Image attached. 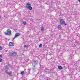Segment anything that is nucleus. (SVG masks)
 Returning <instances> with one entry per match:
<instances>
[{
	"label": "nucleus",
	"mask_w": 80,
	"mask_h": 80,
	"mask_svg": "<svg viewBox=\"0 0 80 80\" xmlns=\"http://www.w3.org/2000/svg\"><path fill=\"white\" fill-rule=\"evenodd\" d=\"M24 73V71H22L21 72V75H23Z\"/></svg>",
	"instance_id": "obj_16"
},
{
	"label": "nucleus",
	"mask_w": 80,
	"mask_h": 80,
	"mask_svg": "<svg viewBox=\"0 0 80 80\" xmlns=\"http://www.w3.org/2000/svg\"><path fill=\"white\" fill-rule=\"evenodd\" d=\"M75 16L77 15V13H75L74 14H73Z\"/></svg>",
	"instance_id": "obj_23"
},
{
	"label": "nucleus",
	"mask_w": 80,
	"mask_h": 80,
	"mask_svg": "<svg viewBox=\"0 0 80 80\" xmlns=\"http://www.w3.org/2000/svg\"><path fill=\"white\" fill-rule=\"evenodd\" d=\"M74 62L75 63H77V64H78L79 63V62L77 61H74Z\"/></svg>",
	"instance_id": "obj_17"
},
{
	"label": "nucleus",
	"mask_w": 80,
	"mask_h": 80,
	"mask_svg": "<svg viewBox=\"0 0 80 80\" xmlns=\"http://www.w3.org/2000/svg\"><path fill=\"white\" fill-rule=\"evenodd\" d=\"M17 54V53L16 52H12L11 54V56H15Z\"/></svg>",
	"instance_id": "obj_6"
},
{
	"label": "nucleus",
	"mask_w": 80,
	"mask_h": 80,
	"mask_svg": "<svg viewBox=\"0 0 80 80\" xmlns=\"http://www.w3.org/2000/svg\"><path fill=\"white\" fill-rule=\"evenodd\" d=\"M42 47V44H40L39 45V48H40V47Z\"/></svg>",
	"instance_id": "obj_15"
},
{
	"label": "nucleus",
	"mask_w": 80,
	"mask_h": 80,
	"mask_svg": "<svg viewBox=\"0 0 80 80\" xmlns=\"http://www.w3.org/2000/svg\"><path fill=\"white\" fill-rule=\"evenodd\" d=\"M36 66H35V65H33V67H32V70H36Z\"/></svg>",
	"instance_id": "obj_8"
},
{
	"label": "nucleus",
	"mask_w": 80,
	"mask_h": 80,
	"mask_svg": "<svg viewBox=\"0 0 80 80\" xmlns=\"http://www.w3.org/2000/svg\"><path fill=\"white\" fill-rule=\"evenodd\" d=\"M8 67H10V65L8 64Z\"/></svg>",
	"instance_id": "obj_26"
},
{
	"label": "nucleus",
	"mask_w": 80,
	"mask_h": 80,
	"mask_svg": "<svg viewBox=\"0 0 80 80\" xmlns=\"http://www.w3.org/2000/svg\"><path fill=\"white\" fill-rule=\"evenodd\" d=\"M44 29V27H41V31H43V30Z\"/></svg>",
	"instance_id": "obj_13"
},
{
	"label": "nucleus",
	"mask_w": 80,
	"mask_h": 80,
	"mask_svg": "<svg viewBox=\"0 0 80 80\" xmlns=\"http://www.w3.org/2000/svg\"><path fill=\"white\" fill-rule=\"evenodd\" d=\"M5 70H8V67L7 66H6L5 67Z\"/></svg>",
	"instance_id": "obj_12"
},
{
	"label": "nucleus",
	"mask_w": 80,
	"mask_h": 80,
	"mask_svg": "<svg viewBox=\"0 0 80 80\" xmlns=\"http://www.w3.org/2000/svg\"><path fill=\"white\" fill-rule=\"evenodd\" d=\"M20 33H16L15 35V37L13 38V39H15V38H17V37H19V36H20Z\"/></svg>",
	"instance_id": "obj_4"
},
{
	"label": "nucleus",
	"mask_w": 80,
	"mask_h": 80,
	"mask_svg": "<svg viewBox=\"0 0 80 80\" xmlns=\"http://www.w3.org/2000/svg\"><path fill=\"white\" fill-rule=\"evenodd\" d=\"M1 19V16H0V20Z\"/></svg>",
	"instance_id": "obj_27"
},
{
	"label": "nucleus",
	"mask_w": 80,
	"mask_h": 80,
	"mask_svg": "<svg viewBox=\"0 0 80 80\" xmlns=\"http://www.w3.org/2000/svg\"><path fill=\"white\" fill-rule=\"evenodd\" d=\"M62 25H64L66 26L67 25V23H65V22L64 23V24H63Z\"/></svg>",
	"instance_id": "obj_19"
},
{
	"label": "nucleus",
	"mask_w": 80,
	"mask_h": 80,
	"mask_svg": "<svg viewBox=\"0 0 80 80\" xmlns=\"http://www.w3.org/2000/svg\"><path fill=\"white\" fill-rule=\"evenodd\" d=\"M33 62L34 65H37L38 64V61L37 60H34Z\"/></svg>",
	"instance_id": "obj_3"
},
{
	"label": "nucleus",
	"mask_w": 80,
	"mask_h": 80,
	"mask_svg": "<svg viewBox=\"0 0 80 80\" xmlns=\"http://www.w3.org/2000/svg\"><path fill=\"white\" fill-rule=\"evenodd\" d=\"M78 1L80 2V0H78Z\"/></svg>",
	"instance_id": "obj_28"
},
{
	"label": "nucleus",
	"mask_w": 80,
	"mask_h": 80,
	"mask_svg": "<svg viewBox=\"0 0 80 80\" xmlns=\"http://www.w3.org/2000/svg\"><path fill=\"white\" fill-rule=\"evenodd\" d=\"M2 59L0 58V62H2Z\"/></svg>",
	"instance_id": "obj_22"
},
{
	"label": "nucleus",
	"mask_w": 80,
	"mask_h": 80,
	"mask_svg": "<svg viewBox=\"0 0 80 80\" xmlns=\"http://www.w3.org/2000/svg\"><path fill=\"white\" fill-rule=\"evenodd\" d=\"M3 48L1 46H0V50H2Z\"/></svg>",
	"instance_id": "obj_20"
},
{
	"label": "nucleus",
	"mask_w": 80,
	"mask_h": 80,
	"mask_svg": "<svg viewBox=\"0 0 80 80\" xmlns=\"http://www.w3.org/2000/svg\"><path fill=\"white\" fill-rule=\"evenodd\" d=\"M5 72L6 73H8V71H7V70H6L5 71Z\"/></svg>",
	"instance_id": "obj_21"
},
{
	"label": "nucleus",
	"mask_w": 80,
	"mask_h": 80,
	"mask_svg": "<svg viewBox=\"0 0 80 80\" xmlns=\"http://www.w3.org/2000/svg\"><path fill=\"white\" fill-rule=\"evenodd\" d=\"M0 58H2V55H0Z\"/></svg>",
	"instance_id": "obj_24"
},
{
	"label": "nucleus",
	"mask_w": 80,
	"mask_h": 80,
	"mask_svg": "<svg viewBox=\"0 0 80 80\" xmlns=\"http://www.w3.org/2000/svg\"><path fill=\"white\" fill-rule=\"evenodd\" d=\"M27 47H28V45H24V48H27Z\"/></svg>",
	"instance_id": "obj_18"
},
{
	"label": "nucleus",
	"mask_w": 80,
	"mask_h": 80,
	"mask_svg": "<svg viewBox=\"0 0 80 80\" xmlns=\"http://www.w3.org/2000/svg\"><path fill=\"white\" fill-rule=\"evenodd\" d=\"M46 80H48V79H47Z\"/></svg>",
	"instance_id": "obj_29"
},
{
	"label": "nucleus",
	"mask_w": 80,
	"mask_h": 80,
	"mask_svg": "<svg viewBox=\"0 0 80 80\" xmlns=\"http://www.w3.org/2000/svg\"><path fill=\"white\" fill-rule=\"evenodd\" d=\"M58 28L59 29H62V27H61V26L59 25L58 26Z\"/></svg>",
	"instance_id": "obj_10"
},
{
	"label": "nucleus",
	"mask_w": 80,
	"mask_h": 80,
	"mask_svg": "<svg viewBox=\"0 0 80 80\" xmlns=\"http://www.w3.org/2000/svg\"><path fill=\"white\" fill-rule=\"evenodd\" d=\"M23 24H24V25H26L27 24V22L25 21H23Z\"/></svg>",
	"instance_id": "obj_14"
},
{
	"label": "nucleus",
	"mask_w": 80,
	"mask_h": 80,
	"mask_svg": "<svg viewBox=\"0 0 80 80\" xmlns=\"http://www.w3.org/2000/svg\"><path fill=\"white\" fill-rule=\"evenodd\" d=\"M26 7L27 8H28L29 10H32V7L31 6V4L29 3H27L26 5Z\"/></svg>",
	"instance_id": "obj_1"
},
{
	"label": "nucleus",
	"mask_w": 80,
	"mask_h": 80,
	"mask_svg": "<svg viewBox=\"0 0 80 80\" xmlns=\"http://www.w3.org/2000/svg\"><path fill=\"white\" fill-rule=\"evenodd\" d=\"M8 74L9 75H11V73L10 72H8Z\"/></svg>",
	"instance_id": "obj_25"
},
{
	"label": "nucleus",
	"mask_w": 80,
	"mask_h": 80,
	"mask_svg": "<svg viewBox=\"0 0 80 80\" xmlns=\"http://www.w3.org/2000/svg\"><path fill=\"white\" fill-rule=\"evenodd\" d=\"M65 22V21L63 19H61L60 21V23L62 25H63V24H64V22Z\"/></svg>",
	"instance_id": "obj_7"
},
{
	"label": "nucleus",
	"mask_w": 80,
	"mask_h": 80,
	"mask_svg": "<svg viewBox=\"0 0 80 80\" xmlns=\"http://www.w3.org/2000/svg\"><path fill=\"white\" fill-rule=\"evenodd\" d=\"M73 58V55H71L70 57V58L71 59H72V58Z\"/></svg>",
	"instance_id": "obj_11"
},
{
	"label": "nucleus",
	"mask_w": 80,
	"mask_h": 80,
	"mask_svg": "<svg viewBox=\"0 0 80 80\" xmlns=\"http://www.w3.org/2000/svg\"><path fill=\"white\" fill-rule=\"evenodd\" d=\"M12 31L10 29H8L5 32V34L6 35H10Z\"/></svg>",
	"instance_id": "obj_2"
},
{
	"label": "nucleus",
	"mask_w": 80,
	"mask_h": 80,
	"mask_svg": "<svg viewBox=\"0 0 80 80\" xmlns=\"http://www.w3.org/2000/svg\"><path fill=\"white\" fill-rule=\"evenodd\" d=\"M58 68L60 70H62V69H63V68L61 66H58Z\"/></svg>",
	"instance_id": "obj_9"
},
{
	"label": "nucleus",
	"mask_w": 80,
	"mask_h": 80,
	"mask_svg": "<svg viewBox=\"0 0 80 80\" xmlns=\"http://www.w3.org/2000/svg\"><path fill=\"white\" fill-rule=\"evenodd\" d=\"M9 45L10 47H13V46H14V43L13 42H10L9 43Z\"/></svg>",
	"instance_id": "obj_5"
}]
</instances>
